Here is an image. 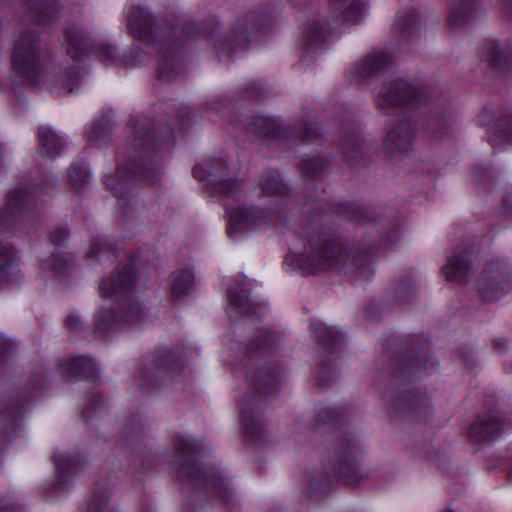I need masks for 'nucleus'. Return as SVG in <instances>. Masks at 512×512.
Listing matches in <instances>:
<instances>
[{"instance_id":"1","label":"nucleus","mask_w":512,"mask_h":512,"mask_svg":"<svg viewBox=\"0 0 512 512\" xmlns=\"http://www.w3.org/2000/svg\"><path fill=\"white\" fill-rule=\"evenodd\" d=\"M284 263L306 274H316L334 268L365 278L372 274V269L364 256L350 260L344 247L324 237L315 242L309 240L308 247L303 252L289 253Z\"/></svg>"},{"instance_id":"2","label":"nucleus","mask_w":512,"mask_h":512,"mask_svg":"<svg viewBox=\"0 0 512 512\" xmlns=\"http://www.w3.org/2000/svg\"><path fill=\"white\" fill-rule=\"evenodd\" d=\"M134 285V270L131 265L123 269H117L109 280H103L100 284V292L103 298H116L120 300V309L123 314L115 317L111 309L102 308L96 314V328L107 332L114 326L123 323H140L143 312L132 297L130 292Z\"/></svg>"},{"instance_id":"3","label":"nucleus","mask_w":512,"mask_h":512,"mask_svg":"<svg viewBox=\"0 0 512 512\" xmlns=\"http://www.w3.org/2000/svg\"><path fill=\"white\" fill-rule=\"evenodd\" d=\"M52 63L51 52L34 32L23 34L15 45L13 67L20 77L31 83L46 80Z\"/></svg>"},{"instance_id":"4","label":"nucleus","mask_w":512,"mask_h":512,"mask_svg":"<svg viewBox=\"0 0 512 512\" xmlns=\"http://www.w3.org/2000/svg\"><path fill=\"white\" fill-rule=\"evenodd\" d=\"M481 296L496 301L512 289V277L502 262H491L481 273L478 281Z\"/></svg>"},{"instance_id":"5","label":"nucleus","mask_w":512,"mask_h":512,"mask_svg":"<svg viewBox=\"0 0 512 512\" xmlns=\"http://www.w3.org/2000/svg\"><path fill=\"white\" fill-rule=\"evenodd\" d=\"M177 446L179 457L184 460V464L179 471V477L191 479L193 482H198L203 477L205 485L215 489L224 498L226 485L223 479L218 476H208L203 473L200 467L194 465L192 459L197 448L196 442L193 439H181Z\"/></svg>"},{"instance_id":"6","label":"nucleus","mask_w":512,"mask_h":512,"mask_svg":"<svg viewBox=\"0 0 512 512\" xmlns=\"http://www.w3.org/2000/svg\"><path fill=\"white\" fill-rule=\"evenodd\" d=\"M230 222L227 228L230 237H235L237 232L253 231L265 227L271 220V214L264 209L250 207H237L228 209Z\"/></svg>"},{"instance_id":"7","label":"nucleus","mask_w":512,"mask_h":512,"mask_svg":"<svg viewBox=\"0 0 512 512\" xmlns=\"http://www.w3.org/2000/svg\"><path fill=\"white\" fill-rule=\"evenodd\" d=\"M418 96V89L404 79H395L385 83L378 93L380 109L389 113L393 108L410 103Z\"/></svg>"},{"instance_id":"8","label":"nucleus","mask_w":512,"mask_h":512,"mask_svg":"<svg viewBox=\"0 0 512 512\" xmlns=\"http://www.w3.org/2000/svg\"><path fill=\"white\" fill-rule=\"evenodd\" d=\"M415 126L407 121H401L391 128L384 142L386 153L392 157L396 152L409 151L415 140Z\"/></svg>"},{"instance_id":"9","label":"nucleus","mask_w":512,"mask_h":512,"mask_svg":"<svg viewBox=\"0 0 512 512\" xmlns=\"http://www.w3.org/2000/svg\"><path fill=\"white\" fill-rule=\"evenodd\" d=\"M33 196L25 186L10 191L7 196V206L0 211V232L7 230L21 209L31 203Z\"/></svg>"},{"instance_id":"10","label":"nucleus","mask_w":512,"mask_h":512,"mask_svg":"<svg viewBox=\"0 0 512 512\" xmlns=\"http://www.w3.org/2000/svg\"><path fill=\"white\" fill-rule=\"evenodd\" d=\"M131 33L135 38L141 39L152 45L154 43V22L148 9L135 7L128 16Z\"/></svg>"},{"instance_id":"11","label":"nucleus","mask_w":512,"mask_h":512,"mask_svg":"<svg viewBox=\"0 0 512 512\" xmlns=\"http://www.w3.org/2000/svg\"><path fill=\"white\" fill-rule=\"evenodd\" d=\"M392 63V59L384 52H374L368 55L360 64L351 70V77L356 81H365L376 75Z\"/></svg>"},{"instance_id":"12","label":"nucleus","mask_w":512,"mask_h":512,"mask_svg":"<svg viewBox=\"0 0 512 512\" xmlns=\"http://www.w3.org/2000/svg\"><path fill=\"white\" fill-rule=\"evenodd\" d=\"M138 177L148 179L150 178V171L138 167L132 170L118 167L114 175L106 177L105 183L116 197H122L124 196V191L127 189L128 184Z\"/></svg>"},{"instance_id":"13","label":"nucleus","mask_w":512,"mask_h":512,"mask_svg":"<svg viewBox=\"0 0 512 512\" xmlns=\"http://www.w3.org/2000/svg\"><path fill=\"white\" fill-rule=\"evenodd\" d=\"M160 62L158 67V77L164 80H172L180 74L182 66L179 60L177 50L173 44L166 45L159 50Z\"/></svg>"},{"instance_id":"14","label":"nucleus","mask_w":512,"mask_h":512,"mask_svg":"<svg viewBox=\"0 0 512 512\" xmlns=\"http://www.w3.org/2000/svg\"><path fill=\"white\" fill-rule=\"evenodd\" d=\"M505 424L494 415L480 417L470 429V437L474 441H484L505 431Z\"/></svg>"},{"instance_id":"15","label":"nucleus","mask_w":512,"mask_h":512,"mask_svg":"<svg viewBox=\"0 0 512 512\" xmlns=\"http://www.w3.org/2000/svg\"><path fill=\"white\" fill-rule=\"evenodd\" d=\"M65 45L69 56L78 59L91 48V41L87 34L77 28L67 29L65 32Z\"/></svg>"},{"instance_id":"16","label":"nucleus","mask_w":512,"mask_h":512,"mask_svg":"<svg viewBox=\"0 0 512 512\" xmlns=\"http://www.w3.org/2000/svg\"><path fill=\"white\" fill-rule=\"evenodd\" d=\"M444 272L449 281L464 282L470 275V264L467 257L460 255L450 257L444 267Z\"/></svg>"},{"instance_id":"17","label":"nucleus","mask_w":512,"mask_h":512,"mask_svg":"<svg viewBox=\"0 0 512 512\" xmlns=\"http://www.w3.org/2000/svg\"><path fill=\"white\" fill-rule=\"evenodd\" d=\"M452 12L449 16V24L458 28L463 26L472 17L476 0H451Z\"/></svg>"},{"instance_id":"18","label":"nucleus","mask_w":512,"mask_h":512,"mask_svg":"<svg viewBox=\"0 0 512 512\" xmlns=\"http://www.w3.org/2000/svg\"><path fill=\"white\" fill-rule=\"evenodd\" d=\"M31 14L42 23L50 22L56 18L59 5L55 0H27Z\"/></svg>"},{"instance_id":"19","label":"nucleus","mask_w":512,"mask_h":512,"mask_svg":"<svg viewBox=\"0 0 512 512\" xmlns=\"http://www.w3.org/2000/svg\"><path fill=\"white\" fill-rule=\"evenodd\" d=\"M38 138L48 156H56L65 146L64 140L48 127H40Z\"/></svg>"},{"instance_id":"20","label":"nucleus","mask_w":512,"mask_h":512,"mask_svg":"<svg viewBox=\"0 0 512 512\" xmlns=\"http://www.w3.org/2000/svg\"><path fill=\"white\" fill-rule=\"evenodd\" d=\"M62 373L68 377L82 375L84 377H93L95 366L90 358L77 356L61 368Z\"/></svg>"},{"instance_id":"21","label":"nucleus","mask_w":512,"mask_h":512,"mask_svg":"<svg viewBox=\"0 0 512 512\" xmlns=\"http://www.w3.org/2000/svg\"><path fill=\"white\" fill-rule=\"evenodd\" d=\"M332 7L335 11L341 10L342 21L349 22L360 17L364 4L360 0H333Z\"/></svg>"},{"instance_id":"22","label":"nucleus","mask_w":512,"mask_h":512,"mask_svg":"<svg viewBox=\"0 0 512 512\" xmlns=\"http://www.w3.org/2000/svg\"><path fill=\"white\" fill-rule=\"evenodd\" d=\"M246 399L248 403H240L241 422L245 434L253 436L261 432L262 424L250 408V403L254 402V399L249 395L246 396Z\"/></svg>"},{"instance_id":"23","label":"nucleus","mask_w":512,"mask_h":512,"mask_svg":"<svg viewBox=\"0 0 512 512\" xmlns=\"http://www.w3.org/2000/svg\"><path fill=\"white\" fill-rule=\"evenodd\" d=\"M193 283V274L190 270L174 272L171 275V290L176 298L185 296Z\"/></svg>"},{"instance_id":"24","label":"nucleus","mask_w":512,"mask_h":512,"mask_svg":"<svg viewBox=\"0 0 512 512\" xmlns=\"http://www.w3.org/2000/svg\"><path fill=\"white\" fill-rule=\"evenodd\" d=\"M261 189L266 196H280L287 192V188L277 172L263 175L261 179Z\"/></svg>"},{"instance_id":"25","label":"nucleus","mask_w":512,"mask_h":512,"mask_svg":"<svg viewBox=\"0 0 512 512\" xmlns=\"http://www.w3.org/2000/svg\"><path fill=\"white\" fill-rule=\"evenodd\" d=\"M482 57L497 68H502L506 56L499 49V45L495 40H487L481 48Z\"/></svg>"},{"instance_id":"26","label":"nucleus","mask_w":512,"mask_h":512,"mask_svg":"<svg viewBox=\"0 0 512 512\" xmlns=\"http://www.w3.org/2000/svg\"><path fill=\"white\" fill-rule=\"evenodd\" d=\"M339 474L351 486L358 484L362 479L357 462L354 458L350 457L343 459L340 464Z\"/></svg>"},{"instance_id":"27","label":"nucleus","mask_w":512,"mask_h":512,"mask_svg":"<svg viewBox=\"0 0 512 512\" xmlns=\"http://www.w3.org/2000/svg\"><path fill=\"white\" fill-rule=\"evenodd\" d=\"M315 333L319 342L326 347H335L342 339V335L337 329L322 323L315 327Z\"/></svg>"},{"instance_id":"28","label":"nucleus","mask_w":512,"mask_h":512,"mask_svg":"<svg viewBox=\"0 0 512 512\" xmlns=\"http://www.w3.org/2000/svg\"><path fill=\"white\" fill-rule=\"evenodd\" d=\"M254 130L262 136H280V127L278 122L272 117H259L254 123Z\"/></svg>"},{"instance_id":"29","label":"nucleus","mask_w":512,"mask_h":512,"mask_svg":"<svg viewBox=\"0 0 512 512\" xmlns=\"http://www.w3.org/2000/svg\"><path fill=\"white\" fill-rule=\"evenodd\" d=\"M78 73L76 70L70 69L64 72L53 84V92L57 94H66L73 92V85L78 81Z\"/></svg>"},{"instance_id":"30","label":"nucleus","mask_w":512,"mask_h":512,"mask_svg":"<svg viewBox=\"0 0 512 512\" xmlns=\"http://www.w3.org/2000/svg\"><path fill=\"white\" fill-rule=\"evenodd\" d=\"M13 261V250L8 245L0 243V283L11 275Z\"/></svg>"},{"instance_id":"31","label":"nucleus","mask_w":512,"mask_h":512,"mask_svg":"<svg viewBox=\"0 0 512 512\" xmlns=\"http://www.w3.org/2000/svg\"><path fill=\"white\" fill-rule=\"evenodd\" d=\"M241 184L235 178L221 179L213 186V191L216 194L222 195L224 198H231L236 196L240 191Z\"/></svg>"},{"instance_id":"32","label":"nucleus","mask_w":512,"mask_h":512,"mask_svg":"<svg viewBox=\"0 0 512 512\" xmlns=\"http://www.w3.org/2000/svg\"><path fill=\"white\" fill-rule=\"evenodd\" d=\"M414 12L399 14L396 20V27L400 29L403 34H409L411 31H416L418 28V18Z\"/></svg>"},{"instance_id":"33","label":"nucleus","mask_w":512,"mask_h":512,"mask_svg":"<svg viewBox=\"0 0 512 512\" xmlns=\"http://www.w3.org/2000/svg\"><path fill=\"white\" fill-rule=\"evenodd\" d=\"M249 38L247 35V27L244 25H238L233 38L227 43L226 49L231 53L237 51L238 47L245 46Z\"/></svg>"},{"instance_id":"34","label":"nucleus","mask_w":512,"mask_h":512,"mask_svg":"<svg viewBox=\"0 0 512 512\" xmlns=\"http://www.w3.org/2000/svg\"><path fill=\"white\" fill-rule=\"evenodd\" d=\"M255 385L263 396H268L278 391V382L274 376L261 377L256 381Z\"/></svg>"},{"instance_id":"35","label":"nucleus","mask_w":512,"mask_h":512,"mask_svg":"<svg viewBox=\"0 0 512 512\" xmlns=\"http://www.w3.org/2000/svg\"><path fill=\"white\" fill-rule=\"evenodd\" d=\"M305 33H307V46L310 49L316 48L324 40L323 29L317 25H310Z\"/></svg>"},{"instance_id":"36","label":"nucleus","mask_w":512,"mask_h":512,"mask_svg":"<svg viewBox=\"0 0 512 512\" xmlns=\"http://www.w3.org/2000/svg\"><path fill=\"white\" fill-rule=\"evenodd\" d=\"M228 301L231 305L242 308L246 306L249 301V293L245 289H241V291L235 292L233 289L228 290Z\"/></svg>"},{"instance_id":"37","label":"nucleus","mask_w":512,"mask_h":512,"mask_svg":"<svg viewBox=\"0 0 512 512\" xmlns=\"http://www.w3.org/2000/svg\"><path fill=\"white\" fill-rule=\"evenodd\" d=\"M70 178L72 185L76 189H80L81 184L85 183L89 178V173L84 167L73 166L70 170Z\"/></svg>"},{"instance_id":"38","label":"nucleus","mask_w":512,"mask_h":512,"mask_svg":"<svg viewBox=\"0 0 512 512\" xmlns=\"http://www.w3.org/2000/svg\"><path fill=\"white\" fill-rule=\"evenodd\" d=\"M111 245L106 241L96 240L88 252L89 257H100L103 252L110 251Z\"/></svg>"},{"instance_id":"39","label":"nucleus","mask_w":512,"mask_h":512,"mask_svg":"<svg viewBox=\"0 0 512 512\" xmlns=\"http://www.w3.org/2000/svg\"><path fill=\"white\" fill-rule=\"evenodd\" d=\"M105 128L101 124H93L89 131L86 132V139L89 142H97L105 136Z\"/></svg>"},{"instance_id":"40","label":"nucleus","mask_w":512,"mask_h":512,"mask_svg":"<svg viewBox=\"0 0 512 512\" xmlns=\"http://www.w3.org/2000/svg\"><path fill=\"white\" fill-rule=\"evenodd\" d=\"M302 168L306 174H316L323 168V162L314 158L305 160Z\"/></svg>"},{"instance_id":"41","label":"nucleus","mask_w":512,"mask_h":512,"mask_svg":"<svg viewBox=\"0 0 512 512\" xmlns=\"http://www.w3.org/2000/svg\"><path fill=\"white\" fill-rule=\"evenodd\" d=\"M116 50L114 47L108 44H102L98 48V55L102 61L109 60L114 61L116 57Z\"/></svg>"},{"instance_id":"42","label":"nucleus","mask_w":512,"mask_h":512,"mask_svg":"<svg viewBox=\"0 0 512 512\" xmlns=\"http://www.w3.org/2000/svg\"><path fill=\"white\" fill-rule=\"evenodd\" d=\"M50 237H51V242L54 245L60 246L67 240L68 233L64 227H58L52 232Z\"/></svg>"},{"instance_id":"43","label":"nucleus","mask_w":512,"mask_h":512,"mask_svg":"<svg viewBox=\"0 0 512 512\" xmlns=\"http://www.w3.org/2000/svg\"><path fill=\"white\" fill-rule=\"evenodd\" d=\"M502 138L503 141H507L512 138V130H503L501 131V135H498V131H495L489 138V141L493 147H497L500 144L499 139Z\"/></svg>"},{"instance_id":"44","label":"nucleus","mask_w":512,"mask_h":512,"mask_svg":"<svg viewBox=\"0 0 512 512\" xmlns=\"http://www.w3.org/2000/svg\"><path fill=\"white\" fill-rule=\"evenodd\" d=\"M66 267V259L63 255L55 254L52 257V269L55 271H60L62 268Z\"/></svg>"},{"instance_id":"45","label":"nucleus","mask_w":512,"mask_h":512,"mask_svg":"<svg viewBox=\"0 0 512 512\" xmlns=\"http://www.w3.org/2000/svg\"><path fill=\"white\" fill-rule=\"evenodd\" d=\"M54 462H55V465L59 468V469H65L66 467H70V466H73L74 465V460L72 459H59V457H55L54 458Z\"/></svg>"},{"instance_id":"46","label":"nucleus","mask_w":512,"mask_h":512,"mask_svg":"<svg viewBox=\"0 0 512 512\" xmlns=\"http://www.w3.org/2000/svg\"><path fill=\"white\" fill-rule=\"evenodd\" d=\"M66 324L71 328V329H77L80 325V320L77 316L75 315H68L66 317Z\"/></svg>"},{"instance_id":"47","label":"nucleus","mask_w":512,"mask_h":512,"mask_svg":"<svg viewBox=\"0 0 512 512\" xmlns=\"http://www.w3.org/2000/svg\"><path fill=\"white\" fill-rule=\"evenodd\" d=\"M362 153V146L357 147L354 150H347L345 152V157L347 160L351 163H354L355 155L354 154H361Z\"/></svg>"},{"instance_id":"48","label":"nucleus","mask_w":512,"mask_h":512,"mask_svg":"<svg viewBox=\"0 0 512 512\" xmlns=\"http://www.w3.org/2000/svg\"><path fill=\"white\" fill-rule=\"evenodd\" d=\"M193 175L194 177L200 179V180H205L206 179V176H204V171L202 169L201 166H195L193 168Z\"/></svg>"},{"instance_id":"49","label":"nucleus","mask_w":512,"mask_h":512,"mask_svg":"<svg viewBox=\"0 0 512 512\" xmlns=\"http://www.w3.org/2000/svg\"><path fill=\"white\" fill-rule=\"evenodd\" d=\"M301 133L304 141H309V139L315 134V131L311 127H306Z\"/></svg>"},{"instance_id":"50","label":"nucleus","mask_w":512,"mask_h":512,"mask_svg":"<svg viewBox=\"0 0 512 512\" xmlns=\"http://www.w3.org/2000/svg\"><path fill=\"white\" fill-rule=\"evenodd\" d=\"M505 12L508 17L512 18V3L509 0H505Z\"/></svg>"},{"instance_id":"51","label":"nucleus","mask_w":512,"mask_h":512,"mask_svg":"<svg viewBox=\"0 0 512 512\" xmlns=\"http://www.w3.org/2000/svg\"><path fill=\"white\" fill-rule=\"evenodd\" d=\"M160 360H161L160 368H167L169 366L168 359L163 360L162 358H160Z\"/></svg>"},{"instance_id":"52","label":"nucleus","mask_w":512,"mask_h":512,"mask_svg":"<svg viewBox=\"0 0 512 512\" xmlns=\"http://www.w3.org/2000/svg\"><path fill=\"white\" fill-rule=\"evenodd\" d=\"M263 346H265V348H268L269 347V340H265V342L263 343Z\"/></svg>"},{"instance_id":"53","label":"nucleus","mask_w":512,"mask_h":512,"mask_svg":"<svg viewBox=\"0 0 512 512\" xmlns=\"http://www.w3.org/2000/svg\"><path fill=\"white\" fill-rule=\"evenodd\" d=\"M509 478L512 481V470L509 472Z\"/></svg>"},{"instance_id":"54","label":"nucleus","mask_w":512,"mask_h":512,"mask_svg":"<svg viewBox=\"0 0 512 512\" xmlns=\"http://www.w3.org/2000/svg\"><path fill=\"white\" fill-rule=\"evenodd\" d=\"M344 450H350V445L346 446Z\"/></svg>"},{"instance_id":"55","label":"nucleus","mask_w":512,"mask_h":512,"mask_svg":"<svg viewBox=\"0 0 512 512\" xmlns=\"http://www.w3.org/2000/svg\"><path fill=\"white\" fill-rule=\"evenodd\" d=\"M263 349L262 345L257 348V350L261 351Z\"/></svg>"},{"instance_id":"56","label":"nucleus","mask_w":512,"mask_h":512,"mask_svg":"<svg viewBox=\"0 0 512 512\" xmlns=\"http://www.w3.org/2000/svg\"><path fill=\"white\" fill-rule=\"evenodd\" d=\"M446 512H454V511H452V510H448V511H446Z\"/></svg>"},{"instance_id":"57","label":"nucleus","mask_w":512,"mask_h":512,"mask_svg":"<svg viewBox=\"0 0 512 512\" xmlns=\"http://www.w3.org/2000/svg\"><path fill=\"white\" fill-rule=\"evenodd\" d=\"M511 454H512V446H511Z\"/></svg>"},{"instance_id":"58","label":"nucleus","mask_w":512,"mask_h":512,"mask_svg":"<svg viewBox=\"0 0 512 512\" xmlns=\"http://www.w3.org/2000/svg\"><path fill=\"white\" fill-rule=\"evenodd\" d=\"M0 512H2V511H0Z\"/></svg>"}]
</instances>
